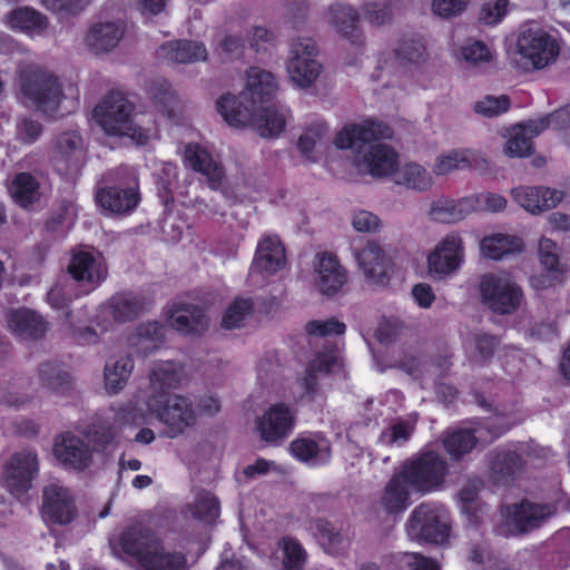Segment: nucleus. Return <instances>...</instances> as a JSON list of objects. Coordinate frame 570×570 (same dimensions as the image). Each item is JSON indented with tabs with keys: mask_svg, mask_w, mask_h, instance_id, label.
I'll return each mask as SVG.
<instances>
[{
	"mask_svg": "<svg viewBox=\"0 0 570 570\" xmlns=\"http://www.w3.org/2000/svg\"><path fill=\"white\" fill-rule=\"evenodd\" d=\"M520 56L530 61L534 69H542L559 56L556 39L542 29H524L517 39Z\"/></svg>",
	"mask_w": 570,
	"mask_h": 570,
	"instance_id": "1a4fd4ad",
	"label": "nucleus"
},
{
	"mask_svg": "<svg viewBox=\"0 0 570 570\" xmlns=\"http://www.w3.org/2000/svg\"><path fill=\"white\" fill-rule=\"evenodd\" d=\"M291 454L301 462L327 464L332 458L331 442L322 434L314 438H296L289 444Z\"/></svg>",
	"mask_w": 570,
	"mask_h": 570,
	"instance_id": "c756f323",
	"label": "nucleus"
},
{
	"mask_svg": "<svg viewBox=\"0 0 570 570\" xmlns=\"http://www.w3.org/2000/svg\"><path fill=\"white\" fill-rule=\"evenodd\" d=\"M414 490L409 485L406 479L396 470L391 479L386 482L380 505L389 515H397L403 513L412 504L411 497Z\"/></svg>",
	"mask_w": 570,
	"mask_h": 570,
	"instance_id": "bb28decb",
	"label": "nucleus"
},
{
	"mask_svg": "<svg viewBox=\"0 0 570 570\" xmlns=\"http://www.w3.org/2000/svg\"><path fill=\"white\" fill-rule=\"evenodd\" d=\"M510 98L507 95L499 97L487 96L484 99L475 102L473 110L485 117L499 116L510 109Z\"/></svg>",
	"mask_w": 570,
	"mask_h": 570,
	"instance_id": "13d9d810",
	"label": "nucleus"
},
{
	"mask_svg": "<svg viewBox=\"0 0 570 570\" xmlns=\"http://www.w3.org/2000/svg\"><path fill=\"white\" fill-rule=\"evenodd\" d=\"M6 20L10 29L29 35H40L49 26L48 18L40 11L30 7H19L11 10L7 14Z\"/></svg>",
	"mask_w": 570,
	"mask_h": 570,
	"instance_id": "e433bc0d",
	"label": "nucleus"
},
{
	"mask_svg": "<svg viewBox=\"0 0 570 570\" xmlns=\"http://www.w3.org/2000/svg\"><path fill=\"white\" fill-rule=\"evenodd\" d=\"M134 360L129 356L109 360L105 365V386L108 393L116 394L122 390L134 370Z\"/></svg>",
	"mask_w": 570,
	"mask_h": 570,
	"instance_id": "a19ab883",
	"label": "nucleus"
},
{
	"mask_svg": "<svg viewBox=\"0 0 570 570\" xmlns=\"http://www.w3.org/2000/svg\"><path fill=\"white\" fill-rule=\"evenodd\" d=\"M286 264L285 248L278 236H264L259 239L252 268L262 275H274Z\"/></svg>",
	"mask_w": 570,
	"mask_h": 570,
	"instance_id": "4be33fe9",
	"label": "nucleus"
},
{
	"mask_svg": "<svg viewBox=\"0 0 570 570\" xmlns=\"http://www.w3.org/2000/svg\"><path fill=\"white\" fill-rule=\"evenodd\" d=\"M316 272L317 288L328 297L337 294L347 281V273L337 256L328 252L317 254Z\"/></svg>",
	"mask_w": 570,
	"mask_h": 570,
	"instance_id": "5701e85b",
	"label": "nucleus"
},
{
	"mask_svg": "<svg viewBox=\"0 0 570 570\" xmlns=\"http://www.w3.org/2000/svg\"><path fill=\"white\" fill-rule=\"evenodd\" d=\"M47 302L52 308L58 311H66V315L68 317L70 316V304L72 302V296L67 293L65 286L60 284L52 286L47 293Z\"/></svg>",
	"mask_w": 570,
	"mask_h": 570,
	"instance_id": "338daca9",
	"label": "nucleus"
},
{
	"mask_svg": "<svg viewBox=\"0 0 570 570\" xmlns=\"http://www.w3.org/2000/svg\"><path fill=\"white\" fill-rule=\"evenodd\" d=\"M20 91L24 104L55 119L65 97L59 78L41 68H26L19 75Z\"/></svg>",
	"mask_w": 570,
	"mask_h": 570,
	"instance_id": "7ed1b4c3",
	"label": "nucleus"
},
{
	"mask_svg": "<svg viewBox=\"0 0 570 570\" xmlns=\"http://www.w3.org/2000/svg\"><path fill=\"white\" fill-rule=\"evenodd\" d=\"M7 322L10 331L24 341L40 340L48 330L46 320L29 308L12 309Z\"/></svg>",
	"mask_w": 570,
	"mask_h": 570,
	"instance_id": "cd10ccee",
	"label": "nucleus"
},
{
	"mask_svg": "<svg viewBox=\"0 0 570 570\" xmlns=\"http://www.w3.org/2000/svg\"><path fill=\"white\" fill-rule=\"evenodd\" d=\"M316 56L317 47L313 38L293 39L287 63V71L293 82L307 88L317 79L322 66L315 60Z\"/></svg>",
	"mask_w": 570,
	"mask_h": 570,
	"instance_id": "6e6552de",
	"label": "nucleus"
},
{
	"mask_svg": "<svg viewBox=\"0 0 570 570\" xmlns=\"http://www.w3.org/2000/svg\"><path fill=\"white\" fill-rule=\"evenodd\" d=\"M67 272L73 281L89 285L90 291L99 286L107 276V267L85 250L72 254Z\"/></svg>",
	"mask_w": 570,
	"mask_h": 570,
	"instance_id": "b1692460",
	"label": "nucleus"
},
{
	"mask_svg": "<svg viewBox=\"0 0 570 570\" xmlns=\"http://www.w3.org/2000/svg\"><path fill=\"white\" fill-rule=\"evenodd\" d=\"M136 335L139 340L154 343L157 347L165 341V326L158 321H148L137 326Z\"/></svg>",
	"mask_w": 570,
	"mask_h": 570,
	"instance_id": "e2e57ef3",
	"label": "nucleus"
},
{
	"mask_svg": "<svg viewBox=\"0 0 570 570\" xmlns=\"http://www.w3.org/2000/svg\"><path fill=\"white\" fill-rule=\"evenodd\" d=\"M180 371L174 362H163L150 373V394L166 393L179 387Z\"/></svg>",
	"mask_w": 570,
	"mask_h": 570,
	"instance_id": "37998d69",
	"label": "nucleus"
},
{
	"mask_svg": "<svg viewBox=\"0 0 570 570\" xmlns=\"http://www.w3.org/2000/svg\"><path fill=\"white\" fill-rule=\"evenodd\" d=\"M147 94L153 104L158 107L163 114H170L171 107L176 100V94L168 80L164 78L151 80L147 87Z\"/></svg>",
	"mask_w": 570,
	"mask_h": 570,
	"instance_id": "09e8293b",
	"label": "nucleus"
},
{
	"mask_svg": "<svg viewBox=\"0 0 570 570\" xmlns=\"http://www.w3.org/2000/svg\"><path fill=\"white\" fill-rule=\"evenodd\" d=\"M472 154L469 150H452L448 155L440 156L434 166L435 175H446L454 169H465L472 167Z\"/></svg>",
	"mask_w": 570,
	"mask_h": 570,
	"instance_id": "603ef678",
	"label": "nucleus"
},
{
	"mask_svg": "<svg viewBox=\"0 0 570 570\" xmlns=\"http://www.w3.org/2000/svg\"><path fill=\"white\" fill-rule=\"evenodd\" d=\"M532 151L533 141L531 137L524 132V129H521L517 126L505 142V155L509 157H527L530 156Z\"/></svg>",
	"mask_w": 570,
	"mask_h": 570,
	"instance_id": "6e6d98bb",
	"label": "nucleus"
},
{
	"mask_svg": "<svg viewBox=\"0 0 570 570\" xmlns=\"http://www.w3.org/2000/svg\"><path fill=\"white\" fill-rule=\"evenodd\" d=\"M393 129L381 120L366 118L361 122L346 124L337 131L334 145L337 149L352 150L354 164L374 178L392 176L399 169V154L381 140L391 139Z\"/></svg>",
	"mask_w": 570,
	"mask_h": 570,
	"instance_id": "f257e3e1",
	"label": "nucleus"
},
{
	"mask_svg": "<svg viewBox=\"0 0 570 570\" xmlns=\"http://www.w3.org/2000/svg\"><path fill=\"white\" fill-rule=\"evenodd\" d=\"M153 304V299L147 298L142 294L130 291L118 292L101 305V313L116 323L124 324L138 318L141 314L149 311Z\"/></svg>",
	"mask_w": 570,
	"mask_h": 570,
	"instance_id": "2eb2a0df",
	"label": "nucleus"
},
{
	"mask_svg": "<svg viewBox=\"0 0 570 570\" xmlns=\"http://www.w3.org/2000/svg\"><path fill=\"white\" fill-rule=\"evenodd\" d=\"M38 469V455L35 451L26 450L12 454L4 470L8 490L17 497L27 493Z\"/></svg>",
	"mask_w": 570,
	"mask_h": 570,
	"instance_id": "4468645a",
	"label": "nucleus"
},
{
	"mask_svg": "<svg viewBox=\"0 0 570 570\" xmlns=\"http://www.w3.org/2000/svg\"><path fill=\"white\" fill-rule=\"evenodd\" d=\"M523 239L517 235L494 233L480 240L481 254L489 259L500 261L504 256L523 252Z\"/></svg>",
	"mask_w": 570,
	"mask_h": 570,
	"instance_id": "f704fd0d",
	"label": "nucleus"
},
{
	"mask_svg": "<svg viewBox=\"0 0 570 570\" xmlns=\"http://www.w3.org/2000/svg\"><path fill=\"white\" fill-rule=\"evenodd\" d=\"M525 466L522 455L511 450H497L489 463L495 484L509 485L521 474Z\"/></svg>",
	"mask_w": 570,
	"mask_h": 570,
	"instance_id": "c85d7f7f",
	"label": "nucleus"
},
{
	"mask_svg": "<svg viewBox=\"0 0 570 570\" xmlns=\"http://www.w3.org/2000/svg\"><path fill=\"white\" fill-rule=\"evenodd\" d=\"M346 326L343 322L336 318H328L326 321H311L305 325V331L311 336L325 337L328 335H343Z\"/></svg>",
	"mask_w": 570,
	"mask_h": 570,
	"instance_id": "bf43d9fd",
	"label": "nucleus"
},
{
	"mask_svg": "<svg viewBox=\"0 0 570 570\" xmlns=\"http://www.w3.org/2000/svg\"><path fill=\"white\" fill-rule=\"evenodd\" d=\"M95 200L104 212L112 215L131 214L140 202L138 183L126 184L124 181L99 187L95 194Z\"/></svg>",
	"mask_w": 570,
	"mask_h": 570,
	"instance_id": "f8f14e48",
	"label": "nucleus"
},
{
	"mask_svg": "<svg viewBox=\"0 0 570 570\" xmlns=\"http://www.w3.org/2000/svg\"><path fill=\"white\" fill-rule=\"evenodd\" d=\"M355 255L365 277L371 283L381 286L390 283L389 258L381 246L374 242H367Z\"/></svg>",
	"mask_w": 570,
	"mask_h": 570,
	"instance_id": "393cba45",
	"label": "nucleus"
},
{
	"mask_svg": "<svg viewBox=\"0 0 570 570\" xmlns=\"http://www.w3.org/2000/svg\"><path fill=\"white\" fill-rule=\"evenodd\" d=\"M295 426V414L284 402L271 405L256 419V430L262 441L279 445L289 436Z\"/></svg>",
	"mask_w": 570,
	"mask_h": 570,
	"instance_id": "9b49d317",
	"label": "nucleus"
},
{
	"mask_svg": "<svg viewBox=\"0 0 570 570\" xmlns=\"http://www.w3.org/2000/svg\"><path fill=\"white\" fill-rule=\"evenodd\" d=\"M157 53L174 63H194L207 59L205 45L187 39L167 41L158 48Z\"/></svg>",
	"mask_w": 570,
	"mask_h": 570,
	"instance_id": "7c9ffc66",
	"label": "nucleus"
},
{
	"mask_svg": "<svg viewBox=\"0 0 570 570\" xmlns=\"http://www.w3.org/2000/svg\"><path fill=\"white\" fill-rule=\"evenodd\" d=\"M475 209L499 213L505 209L507 199L504 196L495 193H481L474 196Z\"/></svg>",
	"mask_w": 570,
	"mask_h": 570,
	"instance_id": "69168bd1",
	"label": "nucleus"
},
{
	"mask_svg": "<svg viewBox=\"0 0 570 570\" xmlns=\"http://www.w3.org/2000/svg\"><path fill=\"white\" fill-rule=\"evenodd\" d=\"M478 289L482 304L498 315L515 313L523 299L522 288L508 276L497 273L481 275Z\"/></svg>",
	"mask_w": 570,
	"mask_h": 570,
	"instance_id": "423d86ee",
	"label": "nucleus"
},
{
	"mask_svg": "<svg viewBox=\"0 0 570 570\" xmlns=\"http://www.w3.org/2000/svg\"><path fill=\"white\" fill-rule=\"evenodd\" d=\"M81 144L82 138L75 130L65 131L57 137L53 146L52 161L59 171L67 173L77 167Z\"/></svg>",
	"mask_w": 570,
	"mask_h": 570,
	"instance_id": "473e14b6",
	"label": "nucleus"
},
{
	"mask_svg": "<svg viewBox=\"0 0 570 570\" xmlns=\"http://www.w3.org/2000/svg\"><path fill=\"white\" fill-rule=\"evenodd\" d=\"M12 202L23 209H30L40 200V183L29 171L17 173L8 186Z\"/></svg>",
	"mask_w": 570,
	"mask_h": 570,
	"instance_id": "72a5a7b5",
	"label": "nucleus"
},
{
	"mask_svg": "<svg viewBox=\"0 0 570 570\" xmlns=\"http://www.w3.org/2000/svg\"><path fill=\"white\" fill-rule=\"evenodd\" d=\"M400 66L420 65L428 58L426 46L421 37H404L393 51Z\"/></svg>",
	"mask_w": 570,
	"mask_h": 570,
	"instance_id": "a18cd8bd",
	"label": "nucleus"
},
{
	"mask_svg": "<svg viewBox=\"0 0 570 570\" xmlns=\"http://www.w3.org/2000/svg\"><path fill=\"white\" fill-rule=\"evenodd\" d=\"M331 23L343 38L354 46L363 45V32L360 28V14L348 4L336 3L330 9Z\"/></svg>",
	"mask_w": 570,
	"mask_h": 570,
	"instance_id": "2f4dec72",
	"label": "nucleus"
},
{
	"mask_svg": "<svg viewBox=\"0 0 570 570\" xmlns=\"http://www.w3.org/2000/svg\"><path fill=\"white\" fill-rule=\"evenodd\" d=\"M276 89V80L272 72L257 67L248 69L246 90L254 105L268 102L275 95Z\"/></svg>",
	"mask_w": 570,
	"mask_h": 570,
	"instance_id": "4c0bfd02",
	"label": "nucleus"
},
{
	"mask_svg": "<svg viewBox=\"0 0 570 570\" xmlns=\"http://www.w3.org/2000/svg\"><path fill=\"white\" fill-rule=\"evenodd\" d=\"M220 512L218 499L208 491L200 492L195 500L193 515L207 523L214 522Z\"/></svg>",
	"mask_w": 570,
	"mask_h": 570,
	"instance_id": "864d4df0",
	"label": "nucleus"
},
{
	"mask_svg": "<svg viewBox=\"0 0 570 570\" xmlns=\"http://www.w3.org/2000/svg\"><path fill=\"white\" fill-rule=\"evenodd\" d=\"M413 433V428L406 422H397L393 424L389 431H384L381 440L389 445L404 444Z\"/></svg>",
	"mask_w": 570,
	"mask_h": 570,
	"instance_id": "774afa93",
	"label": "nucleus"
},
{
	"mask_svg": "<svg viewBox=\"0 0 570 570\" xmlns=\"http://www.w3.org/2000/svg\"><path fill=\"white\" fill-rule=\"evenodd\" d=\"M501 341L497 335L480 333L473 336L474 350L470 355V361L478 365H488L498 350Z\"/></svg>",
	"mask_w": 570,
	"mask_h": 570,
	"instance_id": "8fccbe9b",
	"label": "nucleus"
},
{
	"mask_svg": "<svg viewBox=\"0 0 570 570\" xmlns=\"http://www.w3.org/2000/svg\"><path fill=\"white\" fill-rule=\"evenodd\" d=\"M168 318L173 328L185 336L200 337L209 325L204 307L189 303L173 304Z\"/></svg>",
	"mask_w": 570,
	"mask_h": 570,
	"instance_id": "a211bd4d",
	"label": "nucleus"
},
{
	"mask_svg": "<svg viewBox=\"0 0 570 570\" xmlns=\"http://www.w3.org/2000/svg\"><path fill=\"white\" fill-rule=\"evenodd\" d=\"M43 519L53 524H69L77 515L75 499L67 488L50 484L42 492Z\"/></svg>",
	"mask_w": 570,
	"mask_h": 570,
	"instance_id": "dca6fc26",
	"label": "nucleus"
},
{
	"mask_svg": "<svg viewBox=\"0 0 570 570\" xmlns=\"http://www.w3.org/2000/svg\"><path fill=\"white\" fill-rule=\"evenodd\" d=\"M258 132L264 138L277 137L284 131L286 120L275 107L267 106L261 108L256 118Z\"/></svg>",
	"mask_w": 570,
	"mask_h": 570,
	"instance_id": "de8ad7c7",
	"label": "nucleus"
},
{
	"mask_svg": "<svg viewBox=\"0 0 570 570\" xmlns=\"http://www.w3.org/2000/svg\"><path fill=\"white\" fill-rule=\"evenodd\" d=\"M338 362V356L334 350L320 351L315 356L307 363L309 367L316 374L328 375Z\"/></svg>",
	"mask_w": 570,
	"mask_h": 570,
	"instance_id": "680f3d73",
	"label": "nucleus"
},
{
	"mask_svg": "<svg viewBox=\"0 0 570 570\" xmlns=\"http://www.w3.org/2000/svg\"><path fill=\"white\" fill-rule=\"evenodd\" d=\"M464 259L463 240L456 233L448 234L428 256L430 275L442 279L455 272Z\"/></svg>",
	"mask_w": 570,
	"mask_h": 570,
	"instance_id": "ddd939ff",
	"label": "nucleus"
},
{
	"mask_svg": "<svg viewBox=\"0 0 570 570\" xmlns=\"http://www.w3.org/2000/svg\"><path fill=\"white\" fill-rule=\"evenodd\" d=\"M124 29L115 22L95 23L86 35L85 41L95 53L112 50L121 40Z\"/></svg>",
	"mask_w": 570,
	"mask_h": 570,
	"instance_id": "c9c22d12",
	"label": "nucleus"
},
{
	"mask_svg": "<svg viewBox=\"0 0 570 570\" xmlns=\"http://www.w3.org/2000/svg\"><path fill=\"white\" fill-rule=\"evenodd\" d=\"M478 444L474 429H456L445 434L442 440L444 451L454 462L461 461L471 453Z\"/></svg>",
	"mask_w": 570,
	"mask_h": 570,
	"instance_id": "58836bf2",
	"label": "nucleus"
},
{
	"mask_svg": "<svg viewBox=\"0 0 570 570\" xmlns=\"http://www.w3.org/2000/svg\"><path fill=\"white\" fill-rule=\"evenodd\" d=\"M399 471L414 490V495L421 498L443 488L449 465L438 451L423 449L404 460Z\"/></svg>",
	"mask_w": 570,
	"mask_h": 570,
	"instance_id": "20e7f679",
	"label": "nucleus"
},
{
	"mask_svg": "<svg viewBox=\"0 0 570 570\" xmlns=\"http://www.w3.org/2000/svg\"><path fill=\"white\" fill-rule=\"evenodd\" d=\"M471 200L472 198H465L459 202L448 198H440L432 203L429 215L432 220L439 223H456L465 217L468 209L464 208V205L470 203Z\"/></svg>",
	"mask_w": 570,
	"mask_h": 570,
	"instance_id": "c03bdc74",
	"label": "nucleus"
},
{
	"mask_svg": "<svg viewBox=\"0 0 570 570\" xmlns=\"http://www.w3.org/2000/svg\"><path fill=\"white\" fill-rule=\"evenodd\" d=\"M556 511L552 503H534L523 499L507 507L505 522L511 534H524L541 527Z\"/></svg>",
	"mask_w": 570,
	"mask_h": 570,
	"instance_id": "9d476101",
	"label": "nucleus"
},
{
	"mask_svg": "<svg viewBox=\"0 0 570 570\" xmlns=\"http://www.w3.org/2000/svg\"><path fill=\"white\" fill-rule=\"evenodd\" d=\"M40 383L50 391L68 395L72 389V379L70 374L62 368V364L53 361L40 364L39 370Z\"/></svg>",
	"mask_w": 570,
	"mask_h": 570,
	"instance_id": "ea45409f",
	"label": "nucleus"
},
{
	"mask_svg": "<svg viewBox=\"0 0 570 570\" xmlns=\"http://www.w3.org/2000/svg\"><path fill=\"white\" fill-rule=\"evenodd\" d=\"M285 570H301L306 561V552L301 542L293 537H284L282 540Z\"/></svg>",
	"mask_w": 570,
	"mask_h": 570,
	"instance_id": "5fc2aeb1",
	"label": "nucleus"
},
{
	"mask_svg": "<svg viewBox=\"0 0 570 570\" xmlns=\"http://www.w3.org/2000/svg\"><path fill=\"white\" fill-rule=\"evenodd\" d=\"M160 540L154 530L142 523H136L121 532L119 544L124 553L135 558L142 568Z\"/></svg>",
	"mask_w": 570,
	"mask_h": 570,
	"instance_id": "f3484780",
	"label": "nucleus"
},
{
	"mask_svg": "<svg viewBox=\"0 0 570 570\" xmlns=\"http://www.w3.org/2000/svg\"><path fill=\"white\" fill-rule=\"evenodd\" d=\"M135 105L121 91H109L92 111V117L108 136L129 137L139 144L148 139L146 131L134 122Z\"/></svg>",
	"mask_w": 570,
	"mask_h": 570,
	"instance_id": "f03ea898",
	"label": "nucleus"
},
{
	"mask_svg": "<svg viewBox=\"0 0 570 570\" xmlns=\"http://www.w3.org/2000/svg\"><path fill=\"white\" fill-rule=\"evenodd\" d=\"M513 199L532 214L554 208L563 198V193L549 187L520 186L511 190Z\"/></svg>",
	"mask_w": 570,
	"mask_h": 570,
	"instance_id": "a878e982",
	"label": "nucleus"
},
{
	"mask_svg": "<svg viewBox=\"0 0 570 570\" xmlns=\"http://www.w3.org/2000/svg\"><path fill=\"white\" fill-rule=\"evenodd\" d=\"M507 0L485 2L480 11L479 20L484 24H497L507 13Z\"/></svg>",
	"mask_w": 570,
	"mask_h": 570,
	"instance_id": "0e129e2a",
	"label": "nucleus"
},
{
	"mask_svg": "<svg viewBox=\"0 0 570 570\" xmlns=\"http://www.w3.org/2000/svg\"><path fill=\"white\" fill-rule=\"evenodd\" d=\"M254 311L252 298L237 297L225 309L222 326L226 330L239 328L245 318Z\"/></svg>",
	"mask_w": 570,
	"mask_h": 570,
	"instance_id": "3c124183",
	"label": "nucleus"
},
{
	"mask_svg": "<svg viewBox=\"0 0 570 570\" xmlns=\"http://www.w3.org/2000/svg\"><path fill=\"white\" fill-rule=\"evenodd\" d=\"M216 109L232 127L240 128L249 121V111L232 94L223 95L216 102Z\"/></svg>",
	"mask_w": 570,
	"mask_h": 570,
	"instance_id": "49530a36",
	"label": "nucleus"
},
{
	"mask_svg": "<svg viewBox=\"0 0 570 570\" xmlns=\"http://www.w3.org/2000/svg\"><path fill=\"white\" fill-rule=\"evenodd\" d=\"M404 184L413 189L423 191L432 184V178L426 169L419 164H407L402 171Z\"/></svg>",
	"mask_w": 570,
	"mask_h": 570,
	"instance_id": "4d7b16f0",
	"label": "nucleus"
},
{
	"mask_svg": "<svg viewBox=\"0 0 570 570\" xmlns=\"http://www.w3.org/2000/svg\"><path fill=\"white\" fill-rule=\"evenodd\" d=\"M142 568L145 570H189L187 554L183 551H166L163 540Z\"/></svg>",
	"mask_w": 570,
	"mask_h": 570,
	"instance_id": "79ce46f5",
	"label": "nucleus"
},
{
	"mask_svg": "<svg viewBox=\"0 0 570 570\" xmlns=\"http://www.w3.org/2000/svg\"><path fill=\"white\" fill-rule=\"evenodd\" d=\"M316 533L325 547L330 550H337L343 543V535L336 528L327 520L318 519L315 523Z\"/></svg>",
	"mask_w": 570,
	"mask_h": 570,
	"instance_id": "052dcab7",
	"label": "nucleus"
},
{
	"mask_svg": "<svg viewBox=\"0 0 570 570\" xmlns=\"http://www.w3.org/2000/svg\"><path fill=\"white\" fill-rule=\"evenodd\" d=\"M185 160L196 173L204 175L207 185L213 190H218L225 179V170L220 163L213 159L212 154L197 142H189L185 147Z\"/></svg>",
	"mask_w": 570,
	"mask_h": 570,
	"instance_id": "6ab92c4d",
	"label": "nucleus"
},
{
	"mask_svg": "<svg viewBox=\"0 0 570 570\" xmlns=\"http://www.w3.org/2000/svg\"><path fill=\"white\" fill-rule=\"evenodd\" d=\"M538 253L540 264L546 268V273L533 276L531 284L537 289H546L562 281L564 268L560 264L558 245L552 239L547 237L540 238Z\"/></svg>",
	"mask_w": 570,
	"mask_h": 570,
	"instance_id": "412c9836",
	"label": "nucleus"
},
{
	"mask_svg": "<svg viewBox=\"0 0 570 570\" xmlns=\"http://www.w3.org/2000/svg\"><path fill=\"white\" fill-rule=\"evenodd\" d=\"M57 460L67 469L75 471L86 470L92 461V451L80 438L65 433L53 446Z\"/></svg>",
	"mask_w": 570,
	"mask_h": 570,
	"instance_id": "aec40b11",
	"label": "nucleus"
},
{
	"mask_svg": "<svg viewBox=\"0 0 570 570\" xmlns=\"http://www.w3.org/2000/svg\"><path fill=\"white\" fill-rule=\"evenodd\" d=\"M148 410L168 428V436L176 438L196 423V414L188 397L166 393L150 394Z\"/></svg>",
	"mask_w": 570,
	"mask_h": 570,
	"instance_id": "0eeeda50",
	"label": "nucleus"
},
{
	"mask_svg": "<svg viewBox=\"0 0 570 570\" xmlns=\"http://www.w3.org/2000/svg\"><path fill=\"white\" fill-rule=\"evenodd\" d=\"M406 530L412 539L428 543H443L450 537V517L445 507L436 502H423L414 508Z\"/></svg>",
	"mask_w": 570,
	"mask_h": 570,
	"instance_id": "39448f33",
	"label": "nucleus"
}]
</instances>
